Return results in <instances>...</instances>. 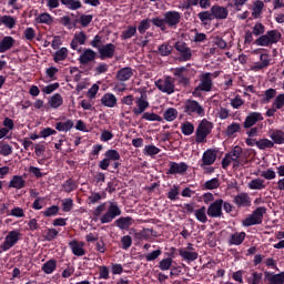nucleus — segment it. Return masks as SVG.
I'll return each mask as SVG.
<instances>
[{
  "label": "nucleus",
  "instance_id": "f257e3e1",
  "mask_svg": "<svg viewBox=\"0 0 284 284\" xmlns=\"http://www.w3.org/2000/svg\"><path fill=\"white\" fill-rule=\"evenodd\" d=\"M151 22L155 28H160L162 32H165L168 28L176 30L178 26L181 23V12L174 10L166 11L164 18L155 17L151 19Z\"/></svg>",
  "mask_w": 284,
  "mask_h": 284
},
{
  "label": "nucleus",
  "instance_id": "f03ea898",
  "mask_svg": "<svg viewBox=\"0 0 284 284\" xmlns=\"http://www.w3.org/2000/svg\"><path fill=\"white\" fill-rule=\"evenodd\" d=\"M282 34L278 30L273 29L267 31L265 34L258 37L255 41V45H261L262 48H270V45H274L281 41Z\"/></svg>",
  "mask_w": 284,
  "mask_h": 284
},
{
  "label": "nucleus",
  "instance_id": "7ed1b4c3",
  "mask_svg": "<svg viewBox=\"0 0 284 284\" xmlns=\"http://www.w3.org/2000/svg\"><path fill=\"white\" fill-rule=\"evenodd\" d=\"M267 209L260 206L255 209L252 214L242 221L243 227H252V225H261L263 223V216H265Z\"/></svg>",
  "mask_w": 284,
  "mask_h": 284
},
{
  "label": "nucleus",
  "instance_id": "20e7f679",
  "mask_svg": "<svg viewBox=\"0 0 284 284\" xmlns=\"http://www.w3.org/2000/svg\"><path fill=\"white\" fill-rule=\"evenodd\" d=\"M214 124L206 119H203L195 131V143H204L205 139L212 134Z\"/></svg>",
  "mask_w": 284,
  "mask_h": 284
},
{
  "label": "nucleus",
  "instance_id": "39448f33",
  "mask_svg": "<svg viewBox=\"0 0 284 284\" xmlns=\"http://www.w3.org/2000/svg\"><path fill=\"white\" fill-rule=\"evenodd\" d=\"M213 85L212 73H202L200 75V83L193 91V97H201V92H212Z\"/></svg>",
  "mask_w": 284,
  "mask_h": 284
},
{
  "label": "nucleus",
  "instance_id": "423d86ee",
  "mask_svg": "<svg viewBox=\"0 0 284 284\" xmlns=\"http://www.w3.org/2000/svg\"><path fill=\"white\" fill-rule=\"evenodd\" d=\"M109 207L106 212L100 217V223H112L116 216H121V207H119V204L116 202H109Z\"/></svg>",
  "mask_w": 284,
  "mask_h": 284
},
{
  "label": "nucleus",
  "instance_id": "0eeeda50",
  "mask_svg": "<svg viewBox=\"0 0 284 284\" xmlns=\"http://www.w3.org/2000/svg\"><path fill=\"white\" fill-rule=\"evenodd\" d=\"M184 113L189 116H192V114H197V116H205V109L199 101L196 100H186L184 103Z\"/></svg>",
  "mask_w": 284,
  "mask_h": 284
},
{
  "label": "nucleus",
  "instance_id": "6e6552de",
  "mask_svg": "<svg viewBox=\"0 0 284 284\" xmlns=\"http://www.w3.org/2000/svg\"><path fill=\"white\" fill-rule=\"evenodd\" d=\"M21 239V233L18 230L10 231L4 237V242L0 244L2 252H8L11 247H14Z\"/></svg>",
  "mask_w": 284,
  "mask_h": 284
},
{
  "label": "nucleus",
  "instance_id": "1a4fd4ad",
  "mask_svg": "<svg viewBox=\"0 0 284 284\" xmlns=\"http://www.w3.org/2000/svg\"><path fill=\"white\" fill-rule=\"evenodd\" d=\"M155 87L160 92H163V94H174V90L176 85L174 84V80H172V77L166 75L164 79H159L155 81Z\"/></svg>",
  "mask_w": 284,
  "mask_h": 284
},
{
  "label": "nucleus",
  "instance_id": "9d476101",
  "mask_svg": "<svg viewBox=\"0 0 284 284\" xmlns=\"http://www.w3.org/2000/svg\"><path fill=\"white\" fill-rule=\"evenodd\" d=\"M210 219H223V199L213 201L206 209Z\"/></svg>",
  "mask_w": 284,
  "mask_h": 284
},
{
  "label": "nucleus",
  "instance_id": "9b49d317",
  "mask_svg": "<svg viewBox=\"0 0 284 284\" xmlns=\"http://www.w3.org/2000/svg\"><path fill=\"white\" fill-rule=\"evenodd\" d=\"M174 48L180 52L179 61L185 62L192 59V49L187 47V43L178 41L175 42Z\"/></svg>",
  "mask_w": 284,
  "mask_h": 284
},
{
  "label": "nucleus",
  "instance_id": "f8f14e48",
  "mask_svg": "<svg viewBox=\"0 0 284 284\" xmlns=\"http://www.w3.org/2000/svg\"><path fill=\"white\" fill-rule=\"evenodd\" d=\"M219 156V150L217 149H207L204 151L202 155V163L200 164V168H205L210 165H214L216 163V158Z\"/></svg>",
  "mask_w": 284,
  "mask_h": 284
},
{
  "label": "nucleus",
  "instance_id": "ddd939ff",
  "mask_svg": "<svg viewBox=\"0 0 284 284\" xmlns=\"http://www.w3.org/2000/svg\"><path fill=\"white\" fill-rule=\"evenodd\" d=\"M187 163L185 162H169V169L166 171V174H172V175H176L180 174L181 176H183V174H185L187 172Z\"/></svg>",
  "mask_w": 284,
  "mask_h": 284
},
{
  "label": "nucleus",
  "instance_id": "4468645a",
  "mask_svg": "<svg viewBox=\"0 0 284 284\" xmlns=\"http://www.w3.org/2000/svg\"><path fill=\"white\" fill-rule=\"evenodd\" d=\"M100 54L101 61H105V59H112L116 52V45L114 43L103 44L98 50Z\"/></svg>",
  "mask_w": 284,
  "mask_h": 284
},
{
  "label": "nucleus",
  "instance_id": "2eb2a0df",
  "mask_svg": "<svg viewBox=\"0 0 284 284\" xmlns=\"http://www.w3.org/2000/svg\"><path fill=\"white\" fill-rule=\"evenodd\" d=\"M233 203L236 207H252V197L250 194L242 192L233 197Z\"/></svg>",
  "mask_w": 284,
  "mask_h": 284
},
{
  "label": "nucleus",
  "instance_id": "dca6fc26",
  "mask_svg": "<svg viewBox=\"0 0 284 284\" xmlns=\"http://www.w3.org/2000/svg\"><path fill=\"white\" fill-rule=\"evenodd\" d=\"M264 281L267 284H284V272L274 273L266 271L264 272Z\"/></svg>",
  "mask_w": 284,
  "mask_h": 284
},
{
  "label": "nucleus",
  "instance_id": "f3484780",
  "mask_svg": "<svg viewBox=\"0 0 284 284\" xmlns=\"http://www.w3.org/2000/svg\"><path fill=\"white\" fill-rule=\"evenodd\" d=\"M258 121H263V114L260 112H251L244 120L243 128L250 130L253 125H256Z\"/></svg>",
  "mask_w": 284,
  "mask_h": 284
},
{
  "label": "nucleus",
  "instance_id": "a211bd4d",
  "mask_svg": "<svg viewBox=\"0 0 284 284\" xmlns=\"http://www.w3.org/2000/svg\"><path fill=\"white\" fill-rule=\"evenodd\" d=\"M187 72V68L185 67H180L175 68L173 71L174 77H178V83L180 85H183L184 88H187L190 85V78L185 77L183 73Z\"/></svg>",
  "mask_w": 284,
  "mask_h": 284
},
{
  "label": "nucleus",
  "instance_id": "6ab92c4d",
  "mask_svg": "<svg viewBox=\"0 0 284 284\" xmlns=\"http://www.w3.org/2000/svg\"><path fill=\"white\" fill-rule=\"evenodd\" d=\"M94 59H97V52L92 49H84L78 61L81 65H88V63H92Z\"/></svg>",
  "mask_w": 284,
  "mask_h": 284
},
{
  "label": "nucleus",
  "instance_id": "aec40b11",
  "mask_svg": "<svg viewBox=\"0 0 284 284\" xmlns=\"http://www.w3.org/2000/svg\"><path fill=\"white\" fill-rule=\"evenodd\" d=\"M85 41H88V36L85 32L80 31L73 36V39L70 43L72 50H78L79 44L80 45H85Z\"/></svg>",
  "mask_w": 284,
  "mask_h": 284
},
{
  "label": "nucleus",
  "instance_id": "412c9836",
  "mask_svg": "<svg viewBox=\"0 0 284 284\" xmlns=\"http://www.w3.org/2000/svg\"><path fill=\"white\" fill-rule=\"evenodd\" d=\"M211 12L213 14V19H227L230 11L225 7H221L219 4H215L211 8Z\"/></svg>",
  "mask_w": 284,
  "mask_h": 284
},
{
  "label": "nucleus",
  "instance_id": "4be33fe9",
  "mask_svg": "<svg viewBox=\"0 0 284 284\" xmlns=\"http://www.w3.org/2000/svg\"><path fill=\"white\" fill-rule=\"evenodd\" d=\"M69 247L74 256H85V250L83 248V242L73 240L69 242Z\"/></svg>",
  "mask_w": 284,
  "mask_h": 284
},
{
  "label": "nucleus",
  "instance_id": "5701e85b",
  "mask_svg": "<svg viewBox=\"0 0 284 284\" xmlns=\"http://www.w3.org/2000/svg\"><path fill=\"white\" fill-rule=\"evenodd\" d=\"M14 38L10 36L3 37L0 41V54L8 52V50H12V48H14Z\"/></svg>",
  "mask_w": 284,
  "mask_h": 284
},
{
  "label": "nucleus",
  "instance_id": "b1692460",
  "mask_svg": "<svg viewBox=\"0 0 284 284\" xmlns=\"http://www.w3.org/2000/svg\"><path fill=\"white\" fill-rule=\"evenodd\" d=\"M179 255L181 256L182 261H186V263H194V261L199 258V253L196 251H187L180 248Z\"/></svg>",
  "mask_w": 284,
  "mask_h": 284
},
{
  "label": "nucleus",
  "instance_id": "393cba45",
  "mask_svg": "<svg viewBox=\"0 0 284 284\" xmlns=\"http://www.w3.org/2000/svg\"><path fill=\"white\" fill-rule=\"evenodd\" d=\"M133 223H134V220L130 216H125V217L121 216L114 221V225H116L119 230H130Z\"/></svg>",
  "mask_w": 284,
  "mask_h": 284
},
{
  "label": "nucleus",
  "instance_id": "a878e982",
  "mask_svg": "<svg viewBox=\"0 0 284 284\" xmlns=\"http://www.w3.org/2000/svg\"><path fill=\"white\" fill-rule=\"evenodd\" d=\"M134 73L132 72V68L130 67H124L116 72V79L121 82L130 81Z\"/></svg>",
  "mask_w": 284,
  "mask_h": 284
},
{
  "label": "nucleus",
  "instance_id": "bb28decb",
  "mask_svg": "<svg viewBox=\"0 0 284 284\" xmlns=\"http://www.w3.org/2000/svg\"><path fill=\"white\" fill-rule=\"evenodd\" d=\"M100 101L104 108H115L118 102L116 95L113 93H104Z\"/></svg>",
  "mask_w": 284,
  "mask_h": 284
},
{
  "label": "nucleus",
  "instance_id": "cd10ccee",
  "mask_svg": "<svg viewBox=\"0 0 284 284\" xmlns=\"http://www.w3.org/2000/svg\"><path fill=\"white\" fill-rule=\"evenodd\" d=\"M135 103L138 105V108L133 109V114H135V116H139V114H143V112H145V110L150 108V102L143 99V95H141V98H139Z\"/></svg>",
  "mask_w": 284,
  "mask_h": 284
},
{
  "label": "nucleus",
  "instance_id": "c85d7f7f",
  "mask_svg": "<svg viewBox=\"0 0 284 284\" xmlns=\"http://www.w3.org/2000/svg\"><path fill=\"white\" fill-rule=\"evenodd\" d=\"M48 105L53 110H57L63 105V97L61 93H54L48 101Z\"/></svg>",
  "mask_w": 284,
  "mask_h": 284
},
{
  "label": "nucleus",
  "instance_id": "c756f323",
  "mask_svg": "<svg viewBox=\"0 0 284 284\" xmlns=\"http://www.w3.org/2000/svg\"><path fill=\"white\" fill-rule=\"evenodd\" d=\"M9 187H14L16 190H23L26 187V180L21 175H13L9 182Z\"/></svg>",
  "mask_w": 284,
  "mask_h": 284
},
{
  "label": "nucleus",
  "instance_id": "7c9ffc66",
  "mask_svg": "<svg viewBox=\"0 0 284 284\" xmlns=\"http://www.w3.org/2000/svg\"><path fill=\"white\" fill-rule=\"evenodd\" d=\"M245 236H247V234H245V232H236L231 234V237L229 240V245H242L243 241H245Z\"/></svg>",
  "mask_w": 284,
  "mask_h": 284
},
{
  "label": "nucleus",
  "instance_id": "2f4dec72",
  "mask_svg": "<svg viewBox=\"0 0 284 284\" xmlns=\"http://www.w3.org/2000/svg\"><path fill=\"white\" fill-rule=\"evenodd\" d=\"M72 128H74V122L72 120L55 123V130H58V132H70Z\"/></svg>",
  "mask_w": 284,
  "mask_h": 284
},
{
  "label": "nucleus",
  "instance_id": "473e14b6",
  "mask_svg": "<svg viewBox=\"0 0 284 284\" xmlns=\"http://www.w3.org/2000/svg\"><path fill=\"white\" fill-rule=\"evenodd\" d=\"M79 185L77 184V181L73 179L69 178L63 184H62V190L67 194H71V192H74Z\"/></svg>",
  "mask_w": 284,
  "mask_h": 284
},
{
  "label": "nucleus",
  "instance_id": "72a5a7b5",
  "mask_svg": "<svg viewBox=\"0 0 284 284\" xmlns=\"http://www.w3.org/2000/svg\"><path fill=\"white\" fill-rule=\"evenodd\" d=\"M194 216L200 223H207V209L202 206L194 211Z\"/></svg>",
  "mask_w": 284,
  "mask_h": 284
},
{
  "label": "nucleus",
  "instance_id": "f704fd0d",
  "mask_svg": "<svg viewBox=\"0 0 284 284\" xmlns=\"http://www.w3.org/2000/svg\"><path fill=\"white\" fill-rule=\"evenodd\" d=\"M41 270L44 274H52L57 270V260L51 258V260L47 261L42 265Z\"/></svg>",
  "mask_w": 284,
  "mask_h": 284
},
{
  "label": "nucleus",
  "instance_id": "c9c22d12",
  "mask_svg": "<svg viewBox=\"0 0 284 284\" xmlns=\"http://www.w3.org/2000/svg\"><path fill=\"white\" fill-rule=\"evenodd\" d=\"M93 19H94V16L92 14H81L79 19H75V27H77V23H80L82 28H88V26L92 23Z\"/></svg>",
  "mask_w": 284,
  "mask_h": 284
},
{
  "label": "nucleus",
  "instance_id": "e433bc0d",
  "mask_svg": "<svg viewBox=\"0 0 284 284\" xmlns=\"http://www.w3.org/2000/svg\"><path fill=\"white\" fill-rule=\"evenodd\" d=\"M247 284H262L263 283V273L256 271L251 273V276L246 277Z\"/></svg>",
  "mask_w": 284,
  "mask_h": 284
},
{
  "label": "nucleus",
  "instance_id": "4c0bfd02",
  "mask_svg": "<svg viewBox=\"0 0 284 284\" xmlns=\"http://www.w3.org/2000/svg\"><path fill=\"white\" fill-rule=\"evenodd\" d=\"M239 132H241V124L239 122H232L225 130V134L230 139Z\"/></svg>",
  "mask_w": 284,
  "mask_h": 284
},
{
  "label": "nucleus",
  "instance_id": "58836bf2",
  "mask_svg": "<svg viewBox=\"0 0 284 284\" xmlns=\"http://www.w3.org/2000/svg\"><path fill=\"white\" fill-rule=\"evenodd\" d=\"M271 139L276 145L284 144V132L282 130H275L271 133Z\"/></svg>",
  "mask_w": 284,
  "mask_h": 284
},
{
  "label": "nucleus",
  "instance_id": "ea45409f",
  "mask_svg": "<svg viewBox=\"0 0 284 284\" xmlns=\"http://www.w3.org/2000/svg\"><path fill=\"white\" fill-rule=\"evenodd\" d=\"M68 59V48L63 47L59 49L53 57V61L59 63L61 61H65Z\"/></svg>",
  "mask_w": 284,
  "mask_h": 284
},
{
  "label": "nucleus",
  "instance_id": "a19ab883",
  "mask_svg": "<svg viewBox=\"0 0 284 284\" xmlns=\"http://www.w3.org/2000/svg\"><path fill=\"white\" fill-rule=\"evenodd\" d=\"M136 34V27L129 26L124 31H122L121 39L122 41H128V39H132Z\"/></svg>",
  "mask_w": 284,
  "mask_h": 284
},
{
  "label": "nucleus",
  "instance_id": "79ce46f5",
  "mask_svg": "<svg viewBox=\"0 0 284 284\" xmlns=\"http://www.w3.org/2000/svg\"><path fill=\"white\" fill-rule=\"evenodd\" d=\"M62 6H65L68 10H79L82 4L80 0H60Z\"/></svg>",
  "mask_w": 284,
  "mask_h": 284
},
{
  "label": "nucleus",
  "instance_id": "37998d69",
  "mask_svg": "<svg viewBox=\"0 0 284 284\" xmlns=\"http://www.w3.org/2000/svg\"><path fill=\"white\" fill-rule=\"evenodd\" d=\"M265 181L262 179H253L248 183V189L250 190H265Z\"/></svg>",
  "mask_w": 284,
  "mask_h": 284
},
{
  "label": "nucleus",
  "instance_id": "c03bdc74",
  "mask_svg": "<svg viewBox=\"0 0 284 284\" xmlns=\"http://www.w3.org/2000/svg\"><path fill=\"white\" fill-rule=\"evenodd\" d=\"M52 16L50 13H41L39 17L36 18V23H45V26H52Z\"/></svg>",
  "mask_w": 284,
  "mask_h": 284
},
{
  "label": "nucleus",
  "instance_id": "a18cd8bd",
  "mask_svg": "<svg viewBox=\"0 0 284 284\" xmlns=\"http://www.w3.org/2000/svg\"><path fill=\"white\" fill-rule=\"evenodd\" d=\"M161 152V149L155 146L154 144H149L144 146L143 154L145 156H156Z\"/></svg>",
  "mask_w": 284,
  "mask_h": 284
},
{
  "label": "nucleus",
  "instance_id": "49530a36",
  "mask_svg": "<svg viewBox=\"0 0 284 284\" xmlns=\"http://www.w3.org/2000/svg\"><path fill=\"white\" fill-rule=\"evenodd\" d=\"M181 132L184 134V136H191V134H194V124L187 121L182 123Z\"/></svg>",
  "mask_w": 284,
  "mask_h": 284
},
{
  "label": "nucleus",
  "instance_id": "de8ad7c7",
  "mask_svg": "<svg viewBox=\"0 0 284 284\" xmlns=\"http://www.w3.org/2000/svg\"><path fill=\"white\" fill-rule=\"evenodd\" d=\"M226 154H229V158H231L232 161L239 162V159H241V154H243V148L236 145L231 152Z\"/></svg>",
  "mask_w": 284,
  "mask_h": 284
},
{
  "label": "nucleus",
  "instance_id": "09e8293b",
  "mask_svg": "<svg viewBox=\"0 0 284 284\" xmlns=\"http://www.w3.org/2000/svg\"><path fill=\"white\" fill-rule=\"evenodd\" d=\"M163 116L165 121L172 122L179 116V111L174 108H169L164 112Z\"/></svg>",
  "mask_w": 284,
  "mask_h": 284
},
{
  "label": "nucleus",
  "instance_id": "8fccbe9b",
  "mask_svg": "<svg viewBox=\"0 0 284 284\" xmlns=\"http://www.w3.org/2000/svg\"><path fill=\"white\" fill-rule=\"evenodd\" d=\"M219 187H221L219 178H213L204 183V190H219Z\"/></svg>",
  "mask_w": 284,
  "mask_h": 284
},
{
  "label": "nucleus",
  "instance_id": "3c124183",
  "mask_svg": "<svg viewBox=\"0 0 284 284\" xmlns=\"http://www.w3.org/2000/svg\"><path fill=\"white\" fill-rule=\"evenodd\" d=\"M172 263H174V261L172 260V257H165L163 260H161L159 262V268L162 271V272H168V270H171L172 268Z\"/></svg>",
  "mask_w": 284,
  "mask_h": 284
},
{
  "label": "nucleus",
  "instance_id": "603ef678",
  "mask_svg": "<svg viewBox=\"0 0 284 284\" xmlns=\"http://www.w3.org/2000/svg\"><path fill=\"white\" fill-rule=\"evenodd\" d=\"M2 26H6L9 30H12L17 26V20L12 16H2Z\"/></svg>",
  "mask_w": 284,
  "mask_h": 284
},
{
  "label": "nucleus",
  "instance_id": "864d4df0",
  "mask_svg": "<svg viewBox=\"0 0 284 284\" xmlns=\"http://www.w3.org/2000/svg\"><path fill=\"white\" fill-rule=\"evenodd\" d=\"M104 156L111 162V161H121V153L114 149H110L105 151Z\"/></svg>",
  "mask_w": 284,
  "mask_h": 284
},
{
  "label": "nucleus",
  "instance_id": "5fc2aeb1",
  "mask_svg": "<svg viewBox=\"0 0 284 284\" xmlns=\"http://www.w3.org/2000/svg\"><path fill=\"white\" fill-rule=\"evenodd\" d=\"M258 150H270L274 148V142L270 139H260L257 142Z\"/></svg>",
  "mask_w": 284,
  "mask_h": 284
},
{
  "label": "nucleus",
  "instance_id": "6e6d98bb",
  "mask_svg": "<svg viewBox=\"0 0 284 284\" xmlns=\"http://www.w3.org/2000/svg\"><path fill=\"white\" fill-rule=\"evenodd\" d=\"M60 23L68 28V30H72V28H77V20H71L69 16H64L60 18Z\"/></svg>",
  "mask_w": 284,
  "mask_h": 284
},
{
  "label": "nucleus",
  "instance_id": "4d7b16f0",
  "mask_svg": "<svg viewBox=\"0 0 284 284\" xmlns=\"http://www.w3.org/2000/svg\"><path fill=\"white\" fill-rule=\"evenodd\" d=\"M12 154V145L8 144V142H0V155L1 156H10Z\"/></svg>",
  "mask_w": 284,
  "mask_h": 284
},
{
  "label": "nucleus",
  "instance_id": "13d9d810",
  "mask_svg": "<svg viewBox=\"0 0 284 284\" xmlns=\"http://www.w3.org/2000/svg\"><path fill=\"white\" fill-rule=\"evenodd\" d=\"M151 23H152V20L143 19L140 22V24L138 26V31L140 32V34H145V32H148V30H150Z\"/></svg>",
  "mask_w": 284,
  "mask_h": 284
},
{
  "label": "nucleus",
  "instance_id": "bf43d9fd",
  "mask_svg": "<svg viewBox=\"0 0 284 284\" xmlns=\"http://www.w3.org/2000/svg\"><path fill=\"white\" fill-rule=\"evenodd\" d=\"M197 17L204 26H207V21H212V19H214V16L210 11H201Z\"/></svg>",
  "mask_w": 284,
  "mask_h": 284
},
{
  "label": "nucleus",
  "instance_id": "052dcab7",
  "mask_svg": "<svg viewBox=\"0 0 284 284\" xmlns=\"http://www.w3.org/2000/svg\"><path fill=\"white\" fill-rule=\"evenodd\" d=\"M59 205H52L42 211L43 216L52 217L59 214Z\"/></svg>",
  "mask_w": 284,
  "mask_h": 284
},
{
  "label": "nucleus",
  "instance_id": "680f3d73",
  "mask_svg": "<svg viewBox=\"0 0 284 284\" xmlns=\"http://www.w3.org/2000/svg\"><path fill=\"white\" fill-rule=\"evenodd\" d=\"M254 37H263L265 34V26L263 23L257 22L254 24L252 31Z\"/></svg>",
  "mask_w": 284,
  "mask_h": 284
},
{
  "label": "nucleus",
  "instance_id": "e2e57ef3",
  "mask_svg": "<svg viewBox=\"0 0 284 284\" xmlns=\"http://www.w3.org/2000/svg\"><path fill=\"white\" fill-rule=\"evenodd\" d=\"M274 97H276V89H267L262 97V102L270 103V100L274 99Z\"/></svg>",
  "mask_w": 284,
  "mask_h": 284
},
{
  "label": "nucleus",
  "instance_id": "0e129e2a",
  "mask_svg": "<svg viewBox=\"0 0 284 284\" xmlns=\"http://www.w3.org/2000/svg\"><path fill=\"white\" fill-rule=\"evenodd\" d=\"M74 207V200L71 197L62 200V211L63 212H72Z\"/></svg>",
  "mask_w": 284,
  "mask_h": 284
},
{
  "label": "nucleus",
  "instance_id": "69168bd1",
  "mask_svg": "<svg viewBox=\"0 0 284 284\" xmlns=\"http://www.w3.org/2000/svg\"><path fill=\"white\" fill-rule=\"evenodd\" d=\"M172 45L170 44H161L159 47V52L161 54V57H170V54H172Z\"/></svg>",
  "mask_w": 284,
  "mask_h": 284
},
{
  "label": "nucleus",
  "instance_id": "338daca9",
  "mask_svg": "<svg viewBox=\"0 0 284 284\" xmlns=\"http://www.w3.org/2000/svg\"><path fill=\"white\" fill-rule=\"evenodd\" d=\"M142 119H144V121H163V118H161V115L150 112L143 113Z\"/></svg>",
  "mask_w": 284,
  "mask_h": 284
},
{
  "label": "nucleus",
  "instance_id": "774afa93",
  "mask_svg": "<svg viewBox=\"0 0 284 284\" xmlns=\"http://www.w3.org/2000/svg\"><path fill=\"white\" fill-rule=\"evenodd\" d=\"M273 108L276 110H282L284 108V93L278 94L273 102Z\"/></svg>",
  "mask_w": 284,
  "mask_h": 284
}]
</instances>
